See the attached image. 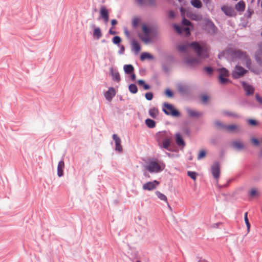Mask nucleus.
Segmentation results:
<instances>
[{"instance_id": "nucleus-1", "label": "nucleus", "mask_w": 262, "mask_h": 262, "mask_svg": "<svg viewBox=\"0 0 262 262\" xmlns=\"http://www.w3.org/2000/svg\"><path fill=\"white\" fill-rule=\"evenodd\" d=\"M189 47H191L196 53L197 55L201 58H207L209 57V54L206 49L203 48L196 41H193L188 45H179L178 47V50L182 52H186Z\"/></svg>"}, {"instance_id": "nucleus-2", "label": "nucleus", "mask_w": 262, "mask_h": 262, "mask_svg": "<svg viewBox=\"0 0 262 262\" xmlns=\"http://www.w3.org/2000/svg\"><path fill=\"white\" fill-rule=\"evenodd\" d=\"M156 139L161 148L169 150L172 140V135L169 131L163 130L158 132L156 135Z\"/></svg>"}, {"instance_id": "nucleus-3", "label": "nucleus", "mask_w": 262, "mask_h": 262, "mask_svg": "<svg viewBox=\"0 0 262 262\" xmlns=\"http://www.w3.org/2000/svg\"><path fill=\"white\" fill-rule=\"evenodd\" d=\"M165 164L157 159L149 161L146 166V169L150 173H159L164 170Z\"/></svg>"}, {"instance_id": "nucleus-4", "label": "nucleus", "mask_w": 262, "mask_h": 262, "mask_svg": "<svg viewBox=\"0 0 262 262\" xmlns=\"http://www.w3.org/2000/svg\"><path fill=\"white\" fill-rule=\"evenodd\" d=\"M203 29L208 34L211 35H214L217 32L218 29L209 19L205 20L203 25Z\"/></svg>"}, {"instance_id": "nucleus-5", "label": "nucleus", "mask_w": 262, "mask_h": 262, "mask_svg": "<svg viewBox=\"0 0 262 262\" xmlns=\"http://www.w3.org/2000/svg\"><path fill=\"white\" fill-rule=\"evenodd\" d=\"M228 54L233 60L246 59L247 58V53L240 50L231 49L229 50Z\"/></svg>"}, {"instance_id": "nucleus-6", "label": "nucleus", "mask_w": 262, "mask_h": 262, "mask_svg": "<svg viewBox=\"0 0 262 262\" xmlns=\"http://www.w3.org/2000/svg\"><path fill=\"white\" fill-rule=\"evenodd\" d=\"M163 111L167 115L178 117L180 115V112L175 109L172 104L165 102L163 104Z\"/></svg>"}, {"instance_id": "nucleus-7", "label": "nucleus", "mask_w": 262, "mask_h": 262, "mask_svg": "<svg viewBox=\"0 0 262 262\" xmlns=\"http://www.w3.org/2000/svg\"><path fill=\"white\" fill-rule=\"evenodd\" d=\"M219 71L220 72L219 79L220 84L224 85L227 82H232L229 79L226 78V77H228L229 75V72L226 68L219 69Z\"/></svg>"}, {"instance_id": "nucleus-8", "label": "nucleus", "mask_w": 262, "mask_h": 262, "mask_svg": "<svg viewBox=\"0 0 262 262\" xmlns=\"http://www.w3.org/2000/svg\"><path fill=\"white\" fill-rule=\"evenodd\" d=\"M211 173L214 178L217 181L220 176V164L219 162H215L211 167Z\"/></svg>"}, {"instance_id": "nucleus-9", "label": "nucleus", "mask_w": 262, "mask_h": 262, "mask_svg": "<svg viewBox=\"0 0 262 262\" xmlns=\"http://www.w3.org/2000/svg\"><path fill=\"white\" fill-rule=\"evenodd\" d=\"M99 19H102L104 23H107L109 20V13L107 9L104 6L101 7L100 9V16Z\"/></svg>"}, {"instance_id": "nucleus-10", "label": "nucleus", "mask_w": 262, "mask_h": 262, "mask_svg": "<svg viewBox=\"0 0 262 262\" xmlns=\"http://www.w3.org/2000/svg\"><path fill=\"white\" fill-rule=\"evenodd\" d=\"M235 68L236 71L232 74V76L234 79H237L243 76L247 72V70L241 66H236Z\"/></svg>"}, {"instance_id": "nucleus-11", "label": "nucleus", "mask_w": 262, "mask_h": 262, "mask_svg": "<svg viewBox=\"0 0 262 262\" xmlns=\"http://www.w3.org/2000/svg\"><path fill=\"white\" fill-rule=\"evenodd\" d=\"M159 184V182L157 180H154L152 182H148L143 185V189L144 190L151 191L155 189Z\"/></svg>"}, {"instance_id": "nucleus-12", "label": "nucleus", "mask_w": 262, "mask_h": 262, "mask_svg": "<svg viewBox=\"0 0 262 262\" xmlns=\"http://www.w3.org/2000/svg\"><path fill=\"white\" fill-rule=\"evenodd\" d=\"M178 90L182 94L188 95L190 92V86L186 84L180 83L178 85Z\"/></svg>"}, {"instance_id": "nucleus-13", "label": "nucleus", "mask_w": 262, "mask_h": 262, "mask_svg": "<svg viewBox=\"0 0 262 262\" xmlns=\"http://www.w3.org/2000/svg\"><path fill=\"white\" fill-rule=\"evenodd\" d=\"M112 137L115 143V150L122 152L123 149L121 145V139L117 134H113Z\"/></svg>"}, {"instance_id": "nucleus-14", "label": "nucleus", "mask_w": 262, "mask_h": 262, "mask_svg": "<svg viewBox=\"0 0 262 262\" xmlns=\"http://www.w3.org/2000/svg\"><path fill=\"white\" fill-rule=\"evenodd\" d=\"M186 112L189 117L191 118H199L203 114L202 112H198L190 108H187Z\"/></svg>"}, {"instance_id": "nucleus-15", "label": "nucleus", "mask_w": 262, "mask_h": 262, "mask_svg": "<svg viewBox=\"0 0 262 262\" xmlns=\"http://www.w3.org/2000/svg\"><path fill=\"white\" fill-rule=\"evenodd\" d=\"M244 90L245 91L247 95H252L254 92V88L252 85L247 84L246 82H242Z\"/></svg>"}, {"instance_id": "nucleus-16", "label": "nucleus", "mask_w": 262, "mask_h": 262, "mask_svg": "<svg viewBox=\"0 0 262 262\" xmlns=\"http://www.w3.org/2000/svg\"><path fill=\"white\" fill-rule=\"evenodd\" d=\"M110 74L112 77V79L114 81H115L117 82H119L121 80L120 74L118 72V70L116 69H114L113 68H111L110 69Z\"/></svg>"}, {"instance_id": "nucleus-17", "label": "nucleus", "mask_w": 262, "mask_h": 262, "mask_svg": "<svg viewBox=\"0 0 262 262\" xmlns=\"http://www.w3.org/2000/svg\"><path fill=\"white\" fill-rule=\"evenodd\" d=\"M92 27L94 28L93 35L94 38L99 39L102 36V33L99 27H96L95 25H93Z\"/></svg>"}, {"instance_id": "nucleus-18", "label": "nucleus", "mask_w": 262, "mask_h": 262, "mask_svg": "<svg viewBox=\"0 0 262 262\" xmlns=\"http://www.w3.org/2000/svg\"><path fill=\"white\" fill-rule=\"evenodd\" d=\"M116 92L114 88L111 87L105 94V97L108 101H111L115 96Z\"/></svg>"}, {"instance_id": "nucleus-19", "label": "nucleus", "mask_w": 262, "mask_h": 262, "mask_svg": "<svg viewBox=\"0 0 262 262\" xmlns=\"http://www.w3.org/2000/svg\"><path fill=\"white\" fill-rule=\"evenodd\" d=\"M255 59L259 66L262 67V45L259 50L255 53Z\"/></svg>"}, {"instance_id": "nucleus-20", "label": "nucleus", "mask_w": 262, "mask_h": 262, "mask_svg": "<svg viewBox=\"0 0 262 262\" xmlns=\"http://www.w3.org/2000/svg\"><path fill=\"white\" fill-rule=\"evenodd\" d=\"M64 167V162L63 160L60 161L57 166V174L59 177L63 175V168Z\"/></svg>"}, {"instance_id": "nucleus-21", "label": "nucleus", "mask_w": 262, "mask_h": 262, "mask_svg": "<svg viewBox=\"0 0 262 262\" xmlns=\"http://www.w3.org/2000/svg\"><path fill=\"white\" fill-rule=\"evenodd\" d=\"M186 63L190 66H193L200 62V60L196 57H190L186 59Z\"/></svg>"}, {"instance_id": "nucleus-22", "label": "nucleus", "mask_w": 262, "mask_h": 262, "mask_svg": "<svg viewBox=\"0 0 262 262\" xmlns=\"http://www.w3.org/2000/svg\"><path fill=\"white\" fill-rule=\"evenodd\" d=\"M221 10L227 16H232L233 15V10L230 7L223 6L221 8Z\"/></svg>"}, {"instance_id": "nucleus-23", "label": "nucleus", "mask_w": 262, "mask_h": 262, "mask_svg": "<svg viewBox=\"0 0 262 262\" xmlns=\"http://www.w3.org/2000/svg\"><path fill=\"white\" fill-rule=\"evenodd\" d=\"M176 142L177 144L179 146H182L183 147H184L185 145V143L184 140L183 139L182 136L179 134H176Z\"/></svg>"}, {"instance_id": "nucleus-24", "label": "nucleus", "mask_w": 262, "mask_h": 262, "mask_svg": "<svg viewBox=\"0 0 262 262\" xmlns=\"http://www.w3.org/2000/svg\"><path fill=\"white\" fill-rule=\"evenodd\" d=\"M235 9L239 12H243L245 9V4L243 1H241L235 5Z\"/></svg>"}, {"instance_id": "nucleus-25", "label": "nucleus", "mask_w": 262, "mask_h": 262, "mask_svg": "<svg viewBox=\"0 0 262 262\" xmlns=\"http://www.w3.org/2000/svg\"><path fill=\"white\" fill-rule=\"evenodd\" d=\"M159 114L158 109L156 107L150 108L149 110V114L152 118H156Z\"/></svg>"}, {"instance_id": "nucleus-26", "label": "nucleus", "mask_w": 262, "mask_h": 262, "mask_svg": "<svg viewBox=\"0 0 262 262\" xmlns=\"http://www.w3.org/2000/svg\"><path fill=\"white\" fill-rule=\"evenodd\" d=\"M232 145L238 150H241L245 147L243 143L241 142L237 141H234L232 142Z\"/></svg>"}, {"instance_id": "nucleus-27", "label": "nucleus", "mask_w": 262, "mask_h": 262, "mask_svg": "<svg viewBox=\"0 0 262 262\" xmlns=\"http://www.w3.org/2000/svg\"><path fill=\"white\" fill-rule=\"evenodd\" d=\"M123 68L125 73L127 74L132 73L134 70V68L132 64H125Z\"/></svg>"}, {"instance_id": "nucleus-28", "label": "nucleus", "mask_w": 262, "mask_h": 262, "mask_svg": "<svg viewBox=\"0 0 262 262\" xmlns=\"http://www.w3.org/2000/svg\"><path fill=\"white\" fill-rule=\"evenodd\" d=\"M190 3L193 7L197 9L202 7V3L200 0H191Z\"/></svg>"}, {"instance_id": "nucleus-29", "label": "nucleus", "mask_w": 262, "mask_h": 262, "mask_svg": "<svg viewBox=\"0 0 262 262\" xmlns=\"http://www.w3.org/2000/svg\"><path fill=\"white\" fill-rule=\"evenodd\" d=\"M132 46L134 51L137 53L139 52L141 50L140 44L135 39H133L132 41Z\"/></svg>"}, {"instance_id": "nucleus-30", "label": "nucleus", "mask_w": 262, "mask_h": 262, "mask_svg": "<svg viewBox=\"0 0 262 262\" xmlns=\"http://www.w3.org/2000/svg\"><path fill=\"white\" fill-rule=\"evenodd\" d=\"M146 59H152L153 56L147 52L142 53L140 55L141 60L143 61Z\"/></svg>"}, {"instance_id": "nucleus-31", "label": "nucleus", "mask_w": 262, "mask_h": 262, "mask_svg": "<svg viewBox=\"0 0 262 262\" xmlns=\"http://www.w3.org/2000/svg\"><path fill=\"white\" fill-rule=\"evenodd\" d=\"M146 125L149 128H154L156 126V122L154 120L151 119H147L145 120Z\"/></svg>"}, {"instance_id": "nucleus-32", "label": "nucleus", "mask_w": 262, "mask_h": 262, "mask_svg": "<svg viewBox=\"0 0 262 262\" xmlns=\"http://www.w3.org/2000/svg\"><path fill=\"white\" fill-rule=\"evenodd\" d=\"M237 129V126L234 124L226 125L225 126V130H228L230 132H233Z\"/></svg>"}, {"instance_id": "nucleus-33", "label": "nucleus", "mask_w": 262, "mask_h": 262, "mask_svg": "<svg viewBox=\"0 0 262 262\" xmlns=\"http://www.w3.org/2000/svg\"><path fill=\"white\" fill-rule=\"evenodd\" d=\"M129 91L133 94H136L138 92V88L135 84H130L128 86Z\"/></svg>"}, {"instance_id": "nucleus-34", "label": "nucleus", "mask_w": 262, "mask_h": 262, "mask_svg": "<svg viewBox=\"0 0 262 262\" xmlns=\"http://www.w3.org/2000/svg\"><path fill=\"white\" fill-rule=\"evenodd\" d=\"M156 194L158 196V198L160 199L161 200L164 201L166 202H167V199L165 195L159 191H157L156 192Z\"/></svg>"}, {"instance_id": "nucleus-35", "label": "nucleus", "mask_w": 262, "mask_h": 262, "mask_svg": "<svg viewBox=\"0 0 262 262\" xmlns=\"http://www.w3.org/2000/svg\"><path fill=\"white\" fill-rule=\"evenodd\" d=\"M138 83L139 85H142L145 90H148L150 89V86L147 84L145 83L143 80L140 79L138 81Z\"/></svg>"}, {"instance_id": "nucleus-36", "label": "nucleus", "mask_w": 262, "mask_h": 262, "mask_svg": "<svg viewBox=\"0 0 262 262\" xmlns=\"http://www.w3.org/2000/svg\"><path fill=\"white\" fill-rule=\"evenodd\" d=\"M173 27L178 33L182 34L183 33V31L184 29V27L179 26L177 24H174L173 25Z\"/></svg>"}, {"instance_id": "nucleus-37", "label": "nucleus", "mask_w": 262, "mask_h": 262, "mask_svg": "<svg viewBox=\"0 0 262 262\" xmlns=\"http://www.w3.org/2000/svg\"><path fill=\"white\" fill-rule=\"evenodd\" d=\"M223 114L227 116L232 117H235V118L238 117L237 114L234 113L233 112H231L227 111H224Z\"/></svg>"}, {"instance_id": "nucleus-38", "label": "nucleus", "mask_w": 262, "mask_h": 262, "mask_svg": "<svg viewBox=\"0 0 262 262\" xmlns=\"http://www.w3.org/2000/svg\"><path fill=\"white\" fill-rule=\"evenodd\" d=\"M187 175L195 181L196 179L197 173L195 171H188Z\"/></svg>"}, {"instance_id": "nucleus-39", "label": "nucleus", "mask_w": 262, "mask_h": 262, "mask_svg": "<svg viewBox=\"0 0 262 262\" xmlns=\"http://www.w3.org/2000/svg\"><path fill=\"white\" fill-rule=\"evenodd\" d=\"M244 220L247 227V230L249 231L250 228V224L248 219V212H246L244 214Z\"/></svg>"}, {"instance_id": "nucleus-40", "label": "nucleus", "mask_w": 262, "mask_h": 262, "mask_svg": "<svg viewBox=\"0 0 262 262\" xmlns=\"http://www.w3.org/2000/svg\"><path fill=\"white\" fill-rule=\"evenodd\" d=\"M146 4L150 7L156 8L157 7V3L156 0H148Z\"/></svg>"}, {"instance_id": "nucleus-41", "label": "nucleus", "mask_w": 262, "mask_h": 262, "mask_svg": "<svg viewBox=\"0 0 262 262\" xmlns=\"http://www.w3.org/2000/svg\"><path fill=\"white\" fill-rule=\"evenodd\" d=\"M142 30L146 36H149L150 35V28L146 25L142 26Z\"/></svg>"}, {"instance_id": "nucleus-42", "label": "nucleus", "mask_w": 262, "mask_h": 262, "mask_svg": "<svg viewBox=\"0 0 262 262\" xmlns=\"http://www.w3.org/2000/svg\"><path fill=\"white\" fill-rule=\"evenodd\" d=\"M203 70L209 75H211L213 71V68L210 67H205L204 68Z\"/></svg>"}, {"instance_id": "nucleus-43", "label": "nucleus", "mask_w": 262, "mask_h": 262, "mask_svg": "<svg viewBox=\"0 0 262 262\" xmlns=\"http://www.w3.org/2000/svg\"><path fill=\"white\" fill-rule=\"evenodd\" d=\"M121 42V39L119 36H115L113 38V42L115 45H119Z\"/></svg>"}, {"instance_id": "nucleus-44", "label": "nucleus", "mask_w": 262, "mask_h": 262, "mask_svg": "<svg viewBox=\"0 0 262 262\" xmlns=\"http://www.w3.org/2000/svg\"><path fill=\"white\" fill-rule=\"evenodd\" d=\"M214 125L216 127L222 128L225 130V126H226V125L224 124L221 122L219 121H216L214 122Z\"/></svg>"}, {"instance_id": "nucleus-45", "label": "nucleus", "mask_w": 262, "mask_h": 262, "mask_svg": "<svg viewBox=\"0 0 262 262\" xmlns=\"http://www.w3.org/2000/svg\"><path fill=\"white\" fill-rule=\"evenodd\" d=\"M182 23L184 26H187V27L190 26L191 25V22L185 18H183L182 21Z\"/></svg>"}, {"instance_id": "nucleus-46", "label": "nucleus", "mask_w": 262, "mask_h": 262, "mask_svg": "<svg viewBox=\"0 0 262 262\" xmlns=\"http://www.w3.org/2000/svg\"><path fill=\"white\" fill-rule=\"evenodd\" d=\"M258 192L255 189H252L249 192V195L250 197L253 198L257 195Z\"/></svg>"}, {"instance_id": "nucleus-47", "label": "nucleus", "mask_w": 262, "mask_h": 262, "mask_svg": "<svg viewBox=\"0 0 262 262\" xmlns=\"http://www.w3.org/2000/svg\"><path fill=\"white\" fill-rule=\"evenodd\" d=\"M145 98L148 100H151L153 98L154 95L151 92H148L145 94Z\"/></svg>"}, {"instance_id": "nucleus-48", "label": "nucleus", "mask_w": 262, "mask_h": 262, "mask_svg": "<svg viewBox=\"0 0 262 262\" xmlns=\"http://www.w3.org/2000/svg\"><path fill=\"white\" fill-rule=\"evenodd\" d=\"M206 156V152L205 150H202L200 151L198 156V159L200 160L202 158H203Z\"/></svg>"}, {"instance_id": "nucleus-49", "label": "nucleus", "mask_w": 262, "mask_h": 262, "mask_svg": "<svg viewBox=\"0 0 262 262\" xmlns=\"http://www.w3.org/2000/svg\"><path fill=\"white\" fill-rule=\"evenodd\" d=\"M139 23V19L137 17L134 18L132 23L133 27L136 28Z\"/></svg>"}, {"instance_id": "nucleus-50", "label": "nucleus", "mask_w": 262, "mask_h": 262, "mask_svg": "<svg viewBox=\"0 0 262 262\" xmlns=\"http://www.w3.org/2000/svg\"><path fill=\"white\" fill-rule=\"evenodd\" d=\"M248 123L252 126L257 125V121L255 120L250 119L248 120Z\"/></svg>"}, {"instance_id": "nucleus-51", "label": "nucleus", "mask_w": 262, "mask_h": 262, "mask_svg": "<svg viewBox=\"0 0 262 262\" xmlns=\"http://www.w3.org/2000/svg\"><path fill=\"white\" fill-rule=\"evenodd\" d=\"M165 95L168 97H172L173 96V92L169 89L165 91Z\"/></svg>"}, {"instance_id": "nucleus-52", "label": "nucleus", "mask_w": 262, "mask_h": 262, "mask_svg": "<svg viewBox=\"0 0 262 262\" xmlns=\"http://www.w3.org/2000/svg\"><path fill=\"white\" fill-rule=\"evenodd\" d=\"M255 96L256 101L260 104H262V97L260 96H259L258 94H256Z\"/></svg>"}, {"instance_id": "nucleus-53", "label": "nucleus", "mask_w": 262, "mask_h": 262, "mask_svg": "<svg viewBox=\"0 0 262 262\" xmlns=\"http://www.w3.org/2000/svg\"><path fill=\"white\" fill-rule=\"evenodd\" d=\"M183 33H185L186 36H188L190 35V29L188 27L184 28Z\"/></svg>"}, {"instance_id": "nucleus-54", "label": "nucleus", "mask_w": 262, "mask_h": 262, "mask_svg": "<svg viewBox=\"0 0 262 262\" xmlns=\"http://www.w3.org/2000/svg\"><path fill=\"white\" fill-rule=\"evenodd\" d=\"M140 38L142 41H143L145 43H148L150 40V38L149 36H147L146 37H140Z\"/></svg>"}, {"instance_id": "nucleus-55", "label": "nucleus", "mask_w": 262, "mask_h": 262, "mask_svg": "<svg viewBox=\"0 0 262 262\" xmlns=\"http://www.w3.org/2000/svg\"><path fill=\"white\" fill-rule=\"evenodd\" d=\"M251 142L256 146H258L259 144V140L255 138H253L251 139Z\"/></svg>"}, {"instance_id": "nucleus-56", "label": "nucleus", "mask_w": 262, "mask_h": 262, "mask_svg": "<svg viewBox=\"0 0 262 262\" xmlns=\"http://www.w3.org/2000/svg\"><path fill=\"white\" fill-rule=\"evenodd\" d=\"M183 132L185 134H186L187 136H189V135H190V130L188 127H185L183 129Z\"/></svg>"}, {"instance_id": "nucleus-57", "label": "nucleus", "mask_w": 262, "mask_h": 262, "mask_svg": "<svg viewBox=\"0 0 262 262\" xmlns=\"http://www.w3.org/2000/svg\"><path fill=\"white\" fill-rule=\"evenodd\" d=\"M135 1L138 3L139 5L140 6H142L144 4H145V3L144 0H135Z\"/></svg>"}, {"instance_id": "nucleus-58", "label": "nucleus", "mask_w": 262, "mask_h": 262, "mask_svg": "<svg viewBox=\"0 0 262 262\" xmlns=\"http://www.w3.org/2000/svg\"><path fill=\"white\" fill-rule=\"evenodd\" d=\"M175 16V14H174V12L172 11V10H171L168 13V16L169 18H173Z\"/></svg>"}, {"instance_id": "nucleus-59", "label": "nucleus", "mask_w": 262, "mask_h": 262, "mask_svg": "<svg viewBox=\"0 0 262 262\" xmlns=\"http://www.w3.org/2000/svg\"><path fill=\"white\" fill-rule=\"evenodd\" d=\"M202 100L204 102H207L208 100V97L207 95H203L202 97Z\"/></svg>"}, {"instance_id": "nucleus-60", "label": "nucleus", "mask_w": 262, "mask_h": 262, "mask_svg": "<svg viewBox=\"0 0 262 262\" xmlns=\"http://www.w3.org/2000/svg\"><path fill=\"white\" fill-rule=\"evenodd\" d=\"M124 51H125V48H124V47L123 46H122L120 47V49L119 50L118 53L120 54H123L124 52Z\"/></svg>"}, {"instance_id": "nucleus-61", "label": "nucleus", "mask_w": 262, "mask_h": 262, "mask_svg": "<svg viewBox=\"0 0 262 262\" xmlns=\"http://www.w3.org/2000/svg\"><path fill=\"white\" fill-rule=\"evenodd\" d=\"M112 28H111L110 30H109V31H108V33L109 34H111V35H115L117 33V32L115 31H113L112 30Z\"/></svg>"}, {"instance_id": "nucleus-62", "label": "nucleus", "mask_w": 262, "mask_h": 262, "mask_svg": "<svg viewBox=\"0 0 262 262\" xmlns=\"http://www.w3.org/2000/svg\"><path fill=\"white\" fill-rule=\"evenodd\" d=\"M117 23H118V21L116 19H114L111 20V24L113 26L117 25Z\"/></svg>"}, {"instance_id": "nucleus-63", "label": "nucleus", "mask_w": 262, "mask_h": 262, "mask_svg": "<svg viewBox=\"0 0 262 262\" xmlns=\"http://www.w3.org/2000/svg\"><path fill=\"white\" fill-rule=\"evenodd\" d=\"M131 75H130V79L133 80V81H134L136 79V75L134 73H131Z\"/></svg>"}, {"instance_id": "nucleus-64", "label": "nucleus", "mask_w": 262, "mask_h": 262, "mask_svg": "<svg viewBox=\"0 0 262 262\" xmlns=\"http://www.w3.org/2000/svg\"><path fill=\"white\" fill-rule=\"evenodd\" d=\"M202 1L206 4V6H207L208 4H210V3H211L210 0H202Z\"/></svg>"}]
</instances>
